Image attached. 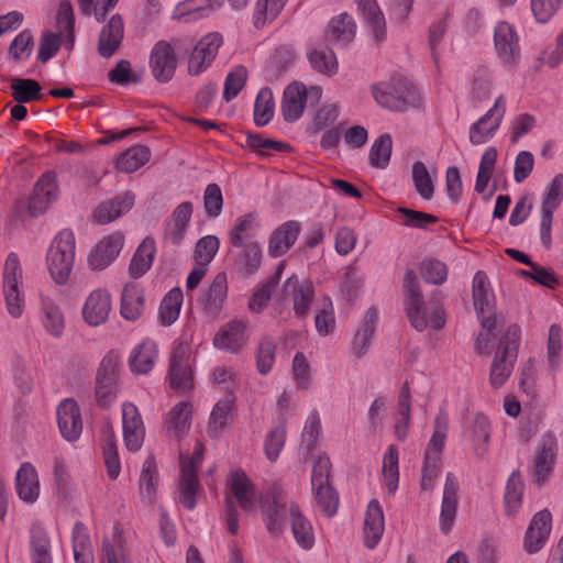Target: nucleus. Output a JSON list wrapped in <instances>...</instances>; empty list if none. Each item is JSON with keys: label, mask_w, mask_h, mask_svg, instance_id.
Returning <instances> with one entry per match:
<instances>
[{"label": "nucleus", "mask_w": 563, "mask_h": 563, "mask_svg": "<svg viewBox=\"0 0 563 563\" xmlns=\"http://www.w3.org/2000/svg\"><path fill=\"white\" fill-rule=\"evenodd\" d=\"M355 31L356 25L353 18L342 13L330 21L327 34L331 42L344 45L354 38Z\"/></svg>", "instance_id": "obj_47"}, {"label": "nucleus", "mask_w": 563, "mask_h": 563, "mask_svg": "<svg viewBox=\"0 0 563 563\" xmlns=\"http://www.w3.org/2000/svg\"><path fill=\"white\" fill-rule=\"evenodd\" d=\"M300 232V224L297 221H287L276 228L268 240V254L272 257H279L286 254L295 244Z\"/></svg>", "instance_id": "obj_30"}, {"label": "nucleus", "mask_w": 563, "mask_h": 563, "mask_svg": "<svg viewBox=\"0 0 563 563\" xmlns=\"http://www.w3.org/2000/svg\"><path fill=\"white\" fill-rule=\"evenodd\" d=\"M125 558L123 532L114 527L111 540L103 541L101 563H124Z\"/></svg>", "instance_id": "obj_55"}, {"label": "nucleus", "mask_w": 563, "mask_h": 563, "mask_svg": "<svg viewBox=\"0 0 563 563\" xmlns=\"http://www.w3.org/2000/svg\"><path fill=\"white\" fill-rule=\"evenodd\" d=\"M464 435L478 459L487 455L490 439V422L487 417L478 413L471 419L465 426Z\"/></svg>", "instance_id": "obj_27"}, {"label": "nucleus", "mask_w": 563, "mask_h": 563, "mask_svg": "<svg viewBox=\"0 0 563 563\" xmlns=\"http://www.w3.org/2000/svg\"><path fill=\"white\" fill-rule=\"evenodd\" d=\"M405 306L411 325L417 331H423L429 322L435 330L443 328L445 317L443 309L431 308L430 318L427 316V307L419 288V282L413 271H408L404 277Z\"/></svg>", "instance_id": "obj_2"}, {"label": "nucleus", "mask_w": 563, "mask_h": 563, "mask_svg": "<svg viewBox=\"0 0 563 563\" xmlns=\"http://www.w3.org/2000/svg\"><path fill=\"white\" fill-rule=\"evenodd\" d=\"M520 336V327L511 324L500 339L489 369V384L493 388L498 389L504 386L512 373L518 355Z\"/></svg>", "instance_id": "obj_3"}, {"label": "nucleus", "mask_w": 563, "mask_h": 563, "mask_svg": "<svg viewBox=\"0 0 563 563\" xmlns=\"http://www.w3.org/2000/svg\"><path fill=\"white\" fill-rule=\"evenodd\" d=\"M384 529L385 520L383 508L378 500L372 499L367 505L363 526L365 547L375 549L383 537Z\"/></svg>", "instance_id": "obj_29"}, {"label": "nucleus", "mask_w": 563, "mask_h": 563, "mask_svg": "<svg viewBox=\"0 0 563 563\" xmlns=\"http://www.w3.org/2000/svg\"><path fill=\"white\" fill-rule=\"evenodd\" d=\"M373 38L383 42L386 38V23L383 12L375 0H356Z\"/></svg>", "instance_id": "obj_39"}, {"label": "nucleus", "mask_w": 563, "mask_h": 563, "mask_svg": "<svg viewBox=\"0 0 563 563\" xmlns=\"http://www.w3.org/2000/svg\"><path fill=\"white\" fill-rule=\"evenodd\" d=\"M133 205L134 196L125 192L100 203L93 212V218L99 224H108L126 213Z\"/></svg>", "instance_id": "obj_33"}, {"label": "nucleus", "mask_w": 563, "mask_h": 563, "mask_svg": "<svg viewBox=\"0 0 563 563\" xmlns=\"http://www.w3.org/2000/svg\"><path fill=\"white\" fill-rule=\"evenodd\" d=\"M143 311V296L136 285H126L121 296V316L125 320L135 321Z\"/></svg>", "instance_id": "obj_49"}, {"label": "nucleus", "mask_w": 563, "mask_h": 563, "mask_svg": "<svg viewBox=\"0 0 563 563\" xmlns=\"http://www.w3.org/2000/svg\"><path fill=\"white\" fill-rule=\"evenodd\" d=\"M260 228V221L255 213L239 217L229 232V242L234 247H242L255 238Z\"/></svg>", "instance_id": "obj_35"}, {"label": "nucleus", "mask_w": 563, "mask_h": 563, "mask_svg": "<svg viewBox=\"0 0 563 563\" xmlns=\"http://www.w3.org/2000/svg\"><path fill=\"white\" fill-rule=\"evenodd\" d=\"M183 299V291L178 287L170 289L165 295L158 310V319L162 324L170 325L178 319Z\"/></svg>", "instance_id": "obj_51"}, {"label": "nucleus", "mask_w": 563, "mask_h": 563, "mask_svg": "<svg viewBox=\"0 0 563 563\" xmlns=\"http://www.w3.org/2000/svg\"><path fill=\"white\" fill-rule=\"evenodd\" d=\"M382 485L389 495H394L399 486V453L393 444L386 449L383 456Z\"/></svg>", "instance_id": "obj_40"}, {"label": "nucleus", "mask_w": 563, "mask_h": 563, "mask_svg": "<svg viewBox=\"0 0 563 563\" xmlns=\"http://www.w3.org/2000/svg\"><path fill=\"white\" fill-rule=\"evenodd\" d=\"M228 290L229 285L227 274H217L202 298L203 309L208 314L212 317L220 314L228 297Z\"/></svg>", "instance_id": "obj_34"}, {"label": "nucleus", "mask_w": 563, "mask_h": 563, "mask_svg": "<svg viewBox=\"0 0 563 563\" xmlns=\"http://www.w3.org/2000/svg\"><path fill=\"white\" fill-rule=\"evenodd\" d=\"M227 486L229 496L234 497L243 510L247 512L255 511L257 501L255 488L252 481L243 471L235 470L231 472L227 481Z\"/></svg>", "instance_id": "obj_22"}, {"label": "nucleus", "mask_w": 563, "mask_h": 563, "mask_svg": "<svg viewBox=\"0 0 563 563\" xmlns=\"http://www.w3.org/2000/svg\"><path fill=\"white\" fill-rule=\"evenodd\" d=\"M449 430V417L440 411L434 418L433 432L424 452V459L441 461V454L445 444Z\"/></svg>", "instance_id": "obj_43"}, {"label": "nucleus", "mask_w": 563, "mask_h": 563, "mask_svg": "<svg viewBox=\"0 0 563 563\" xmlns=\"http://www.w3.org/2000/svg\"><path fill=\"white\" fill-rule=\"evenodd\" d=\"M552 529V516L548 509L534 514L523 537V550L529 554L538 553L549 540Z\"/></svg>", "instance_id": "obj_14"}, {"label": "nucleus", "mask_w": 563, "mask_h": 563, "mask_svg": "<svg viewBox=\"0 0 563 563\" xmlns=\"http://www.w3.org/2000/svg\"><path fill=\"white\" fill-rule=\"evenodd\" d=\"M411 400L407 384L401 388L395 415L394 433L398 441H405L410 428Z\"/></svg>", "instance_id": "obj_45"}, {"label": "nucleus", "mask_w": 563, "mask_h": 563, "mask_svg": "<svg viewBox=\"0 0 563 563\" xmlns=\"http://www.w3.org/2000/svg\"><path fill=\"white\" fill-rule=\"evenodd\" d=\"M238 256L235 264L245 275L254 274L262 263V249L258 243H247Z\"/></svg>", "instance_id": "obj_61"}, {"label": "nucleus", "mask_w": 563, "mask_h": 563, "mask_svg": "<svg viewBox=\"0 0 563 563\" xmlns=\"http://www.w3.org/2000/svg\"><path fill=\"white\" fill-rule=\"evenodd\" d=\"M556 442L551 435L543 438L540 448L538 449L534 460L533 470L534 476L539 484L543 483L554 464Z\"/></svg>", "instance_id": "obj_38"}, {"label": "nucleus", "mask_w": 563, "mask_h": 563, "mask_svg": "<svg viewBox=\"0 0 563 563\" xmlns=\"http://www.w3.org/2000/svg\"><path fill=\"white\" fill-rule=\"evenodd\" d=\"M563 195V175H556L551 181L548 194L545 195L541 205V220H540V239L545 247L551 245V229L553 212L560 206L561 197Z\"/></svg>", "instance_id": "obj_12"}, {"label": "nucleus", "mask_w": 563, "mask_h": 563, "mask_svg": "<svg viewBox=\"0 0 563 563\" xmlns=\"http://www.w3.org/2000/svg\"><path fill=\"white\" fill-rule=\"evenodd\" d=\"M112 311V298L104 288L93 289L86 297L81 307V317L89 327H100L104 324Z\"/></svg>", "instance_id": "obj_11"}, {"label": "nucleus", "mask_w": 563, "mask_h": 563, "mask_svg": "<svg viewBox=\"0 0 563 563\" xmlns=\"http://www.w3.org/2000/svg\"><path fill=\"white\" fill-rule=\"evenodd\" d=\"M168 378L175 390L186 391L192 388L190 340L180 336L174 344L169 357Z\"/></svg>", "instance_id": "obj_5"}, {"label": "nucleus", "mask_w": 563, "mask_h": 563, "mask_svg": "<svg viewBox=\"0 0 563 563\" xmlns=\"http://www.w3.org/2000/svg\"><path fill=\"white\" fill-rule=\"evenodd\" d=\"M151 152L146 146L135 145L121 153L115 167L124 173H133L150 161Z\"/></svg>", "instance_id": "obj_50"}, {"label": "nucleus", "mask_w": 563, "mask_h": 563, "mask_svg": "<svg viewBox=\"0 0 563 563\" xmlns=\"http://www.w3.org/2000/svg\"><path fill=\"white\" fill-rule=\"evenodd\" d=\"M168 433L180 438L185 435L191 424V406L187 401L176 404L165 420Z\"/></svg>", "instance_id": "obj_44"}, {"label": "nucleus", "mask_w": 563, "mask_h": 563, "mask_svg": "<svg viewBox=\"0 0 563 563\" xmlns=\"http://www.w3.org/2000/svg\"><path fill=\"white\" fill-rule=\"evenodd\" d=\"M122 429L125 448L131 452L141 449L145 430L137 407L132 402L122 405Z\"/></svg>", "instance_id": "obj_16"}, {"label": "nucleus", "mask_w": 563, "mask_h": 563, "mask_svg": "<svg viewBox=\"0 0 563 563\" xmlns=\"http://www.w3.org/2000/svg\"><path fill=\"white\" fill-rule=\"evenodd\" d=\"M124 245V235L117 231L102 238L88 255V265L93 271H102L119 256Z\"/></svg>", "instance_id": "obj_13"}, {"label": "nucleus", "mask_w": 563, "mask_h": 563, "mask_svg": "<svg viewBox=\"0 0 563 563\" xmlns=\"http://www.w3.org/2000/svg\"><path fill=\"white\" fill-rule=\"evenodd\" d=\"M286 418H279L267 431L264 440V453L271 462H275L283 451L286 442Z\"/></svg>", "instance_id": "obj_46"}, {"label": "nucleus", "mask_w": 563, "mask_h": 563, "mask_svg": "<svg viewBox=\"0 0 563 563\" xmlns=\"http://www.w3.org/2000/svg\"><path fill=\"white\" fill-rule=\"evenodd\" d=\"M119 356L107 353L100 362L96 375L95 397L98 406H111L118 396Z\"/></svg>", "instance_id": "obj_6"}, {"label": "nucleus", "mask_w": 563, "mask_h": 563, "mask_svg": "<svg viewBox=\"0 0 563 563\" xmlns=\"http://www.w3.org/2000/svg\"><path fill=\"white\" fill-rule=\"evenodd\" d=\"M11 95L19 103H26L41 97V86L33 79H13Z\"/></svg>", "instance_id": "obj_63"}, {"label": "nucleus", "mask_w": 563, "mask_h": 563, "mask_svg": "<svg viewBox=\"0 0 563 563\" xmlns=\"http://www.w3.org/2000/svg\"><path fill=\"white\" fill-rule=\"evenodd\" d=\"M522 493V481L518 474L512 473L507 481L504 495L505 512L508 517H515L521 508Z\"/></svg>", "instance_id": "obj_54"}, {"label": "nucleus", "mask_w": 563, "mask_h": 563, "mask_svg": "<svg viewBox=\"0 0 563 563\" xmlns=\"http://www.w3.org/2000/svg\"><path fill=\"white\" fill-rule=\"evenodd\" d=\"M497 155V150L493 146H489L484 151L481 157L475 181V190L478 194H483L487 189L488 183L494 173Z\"/></svg>", "instance_id": "obj_60"}, {"label": "nucleus", "mask_w": 563, "mask_h": 563, "mask_svg": "<svg viewBox=\"0 0 563 563\" xmlns=\"http://www.w3.org/2000/svg\"><path fill=\"white\" fill-rule=\"evenodd\" d=\"M261 508L268 531H280L284 522L289 520L297 544L303 550H310L313 547L312 525L279 486L274 485L267 489L261 498Z\"/></svg>", "instance_id": "obj_1"}, {"label": "nucleus", "mask_w": 563, "mask_h": 563, "mask_svg": "<svg viewBox=\"0 0 563 563\" xmlns=\"http://www.w3.org/2000/svg\"><path fill=\"white\" fill-rule=\"evenodd\" d=\"M495 48L498 57L507 64H515L520 56L519 38L514 25L497 23L494 32Z\"/></svg>", "instance_id": "obj_20"}, {"label": "nucleus", "mask_w": 563, "mask_h": 563, "mask_svg": "<svg viewBox=\"0 0 563 563\" xmlns=\"http://www.w3.org/2000/svg\"><path fill=\"white\" fill-rule=\"evenodd\" d=\"M308 92L313 93L319 99L322 89L318 86H311L308 90L306 85L300 81H292L285 88L280 106L285 121L295 122L302 115Z\"/></svg>", "instance_id": "obj_10"}, {"label": "nucleus", "mask_w": 563, "mask_h": 563, "mask_svg": "<svg viewBox=\"0 0 563 563\" xmlns=\"http://www.w3.org/2000/svg\"><path fill=\"white\" fill-rule=\"evenodd\" d=\"M58 195V186L54 174H44L35 184L30 198L29 208L36 216L45 212Z\"/></svg>", "instance_id": "obj_26"}, {"label": "nucleus", "mask_w": 563, "mask_h": 563, "mask_svg": "<svg viewBox=\"0 0 563 563\" xmlns=\"http://www.w3.org/2000/svg\"><path fill=\"white\" fill-rule=\"evenodd\" d=\"M157 360V343L153 339L145 338L131 350L128 364L132 373L145 375L154 368Z\"/></svg>", "instance_id": "obj_25"}, {"label": "nucleus", "mask_w": 563, "mask_h": 563, "mask_svg": "<svg viewBox=\"0 0 563 563\" xmlns=\"http://www.w3.org/2000/svg\"><path fill=\"white\" fill-rule=\"evenodd\" d=\"M15 490L19 498L26 504H34L41 492L36 468L30 462L20 465L15 474Z\"/></svg>", "instance_id": "obj_28"}, {"label": "nucleus", "mask_w": 563, "mask_h": 563, "mask_svg": "<svg viewBox=\"0 0 563 563\" xmlns=\"http://www.w3.org/2000/svg\"><path fill=\"white\" fill-rule=\"evenodd\" d=\"M76 241L70 230L60 231L52 241L46 264L53 280L64 285L69 278L75 262Z\"/></svg>", "instance_id": "obj_4"}, {"label": "nucleus", "mask_w": 563, "mask_h": 563, "mask_svg": "<svg viewBox=\"0 0 563 563\" xmlns=\"http://www.w3.org/2000/svg\"><path fill=\"white\" fill-rule=\"evenodd\" d=\"M139 485L142 498L146 503H152L158 487L157 466L152 455H148L142 465Z\"/></svg>", "instance_id": "obj_48"}, {"label": "nucleus", "mask_w": 563, "mask_h": 563, "mask_svg": "<svg viewBox=\"0 0 563 563\" xmlns=\"http://www.w3.org/2000/svg\"><path fill=\"white\" fill-rule=\"evenodd\" d=\"M391 148V136L387 133L379 135L371 146L368 154L369 165L374 168H386L390 161Z\"/></svg>", "instance_id": "obj_57"}, {"label": "nucleus", "mask_w": 563, "mask_h": 563, "mask_svg": "<svg viewBox=\"0 0 563 563\" xmlns=\"http://www.w3.org/2000/svg\"><path fill=\"white\" fill-rule=\"evenodd\" d=\"M150 67L154 78L159 82L172 79L177 67V58L168 42L161 41L154 45L150 56Z\"/></svg>", "instance_id": "obj_17"}, {"label": "nucleus", "mask_w": 563, "mask_h": 563, "mask_svg": "<svg viewBox=\"0 0 563 563\" xmlns=\"http://www.w3.org/2000/svg\"><path fill=\"white\" fill-rule=\"evenodd\" d=\"M156 253L153 238H145L137 246L129 265V274L133 278L143 276L152 266Z\"/></svg>", "instance_id": "obj_41"}, {"label": "nucleus", "mask_w": 563, "mask_h": 563, "mask_svg": "<svg viewBox=\"0 0 563 563\" xmlns=\"http://www.w3.org/2000/svg\"><path fill=\"white\" fill-rule=\"evenodd\" d=\"M378 319L377 310L374 308H369L358 327L353 342H352V351L356 357H361L366 354L368 347L371 345V339L373 336L376 323Z\"/></svg>", "instance_id": "obj_42"}, {"label": "nucleus", "mask_w": 563, "mask_h": 563, "mask_svg": "<svg viewBox=\"0 0 563 563\" xmlns=\"http://www.w3.org/2000/svg\"><path fill=\"white\" fill-rule=\"evenodd\" d=\"M274 97L273 91L264 87L262 88L254 102V122L257 126L266 125L274 115Z\"/></svg>", "instance_id": "obj_58"}, {"label": "nucleus", "mask_w": 563, "mask_h": 563, "mask_svg": "<svg viewBox=\"0 0 563 563\" xmlns=\"http://www.w3.org/2000/svg\"><path fill=\"white\" fill-rule=\"evenodd\" d=\"M194 206L189 201L177 205L165 222L164 236L175 245H179L191 222Z\"/></svg>", "instance_id": "obj_23"}, {"label": "nucleus", "mask_w": 563, "mask_h": 563, "mask_svg": "<svg viewBox=\"0 0 563 563\" xmlns=\"http://www.w3.org/2000/svg\"><path fill=\"white\" fill-rule=\"evenodd\" d=\"M296 52L290 45L278 47L269 59L266 71L271 79H277L295 62Z\"/></svg>", "instance_id": "obj_56"}, {"label": "nucleus", "mask_w": 563, "mask_h": 563, "mask_svg": "<svg viewBox=\"0 0 563 563\" xmlns=\"http://www.w3.org/2000/svg\"><path fill=\"white\" fill-rule=\"evenodd\" d=\"M287 0H257L253 13L254 25L262 27L273 22L282 12Z\"/></svg>", "instance_id": "obj_59"}, {"label": "nucleus", "mask_w": 563, "mask_h": 563, "mask_svg": "<svg viewBox=\"0 0 563 563\" xmlns=\"http://www.w3.org/2000/svg\"><path fill=\"white\" fill-rule=\"evenodd\" d=\"M246 325L243 320H233L224 324L213 338L214 347L238 353L246 344Z\"/></svg>", "instance_id": "obj_24"}, {"label": "nucleus", "mask_w": 563, "mask_h": 563, "mask_svg": "<svg viewBox=\"0 0 563 563\" xmlns=\"http://www.w3.org/2000/svg\"><path fill=\"white\" fill-rule=\"evenodd\" d=\"M457 490L459 483L456 477L452 473H448L439 517V528L443 534H449L454 526L459 504Z\"/></svg>", "instance_id": "obj_21"}, {"label": "nucleus", "mask_w": 563, "mask_h": 563, "mask_svg": "<svg viewBox=\"0 0 563 563\" xmlns=\"http://www.w3.org/2000/svg\"><path fill=\"white\" fill-rule=\"evenodd\" d=\"M235 402L233 393H228L214 405L208 426V433L218 437L230 423L232 419V409Z\"/></svg>", "instance_id": "obj_37"}, {"label": "nucleus", "mask_w": 563, "mask_h": 563, "mask_svg": "<svg viewBox=\"0 0 563 563\" xmlns=\"http://www.w3.org/2000/svg\"><path fill=\"white\" fill-rule=\"evenodd\" d=\"M284 298L292 302L296 317L305 318L310 310L314 289L310 282H300L296 275L287 278L283 285Z\"/></svg>", "instance_id": "obj_15"}, {"label": "nucleus", "mask_w": 563, "mask_h": 563, "mask_svg": "<svg viewBox=\"0 0 563 563\" xmlns=\"http://www.w3.org/2000/svg\"><path fill=\"white\" fill-rule=\"evenodd\" d=\"M124 35V23L120 14H113L101 29L98 52L101 56L111 57L119 48Z\"/></svg>", "instance_id": "obj_32"}, {"label": "nucleus", "mask_w": 563, "mask_h": 563, "mask_svg": "<svg viewBox=\"0 0 563 563\" xmlns=\"http://www.w3.org/2000/svg\"><path fill=\"white\" fill-rule=\"evenodd\" d=\"M372 95L380 107L391 111H406L409 107L419 104L417 91L405 82L375 84L372 87Z\"/></svg>", "instance_id": "obj_7"}, {"label": "nucleus", "mask_w": 563, "mask_h": 563, "mask_svg": "<svg viewBox=\"0 0 563 563\" xmlns=\"http://www.w3.org/2000/svg\"><path fill=\"white\" fill-rule=\"evenodd\" d=\"M179 501L188 510L196 507V497L199 494L201 486L199 484L197 473L191 464L186 463L180 470L179 481Z\"/></svg>", "instance_id": "obj_36"}, {"label": "nucleus", "mask_w": 563, "mask_h": 563, "mask_svg": "<svg viewBox=\"0 0 563 563\" xmlns=\"http://www.w3.org/2000/svg\"><path fill=\"white\" fill-rule=\"evenodd\" d=\"M506 97L498 96L493 107L470 126L468 139L472 144H484L496 134L506 113Z\"/></svg>", "instance_id": "obj_8"}, {"label": "nucleus", "mask_w": 563, "mask_h": 563, "mask_svg": "<svg viewBox=\"0 0 563 563\" xmlns=\"http://www.w3.org/2000/svg\"><path fill=\"white\" fill-rule=\"evenodd\" d=\"M56 21L60 34L65 37L67 46L71 48L74 45V12L73 5L69 1L64 0L59 3Z\"/></svg>", "instance_id": "obj_64"}, {"label": "nucleus", "mask_w": 563, "mask_h": 563, "mask_svg": "<svg viewBox=\"0 0 563 563\" xmlns=\"http://www.w3.org/2000/svg\"><path fill=\"white\" fill-rule=\"evenodd\" d=\"M493 292L486 274L482 271L475 273L473 277V301L476 310L483 311L492 305Z\"/></svg>", "instance_id": "obj_62"}, {"label": "nucleus", "mask_w": 563, "mask_h": 563, "mask_svg": "<svg viewBox=\"0 0 563 563\" xmlns=\"http://www.w3.org/2000/svg\"><path fill=\"white\" fill-rule=\"evenodd\" d=\"M307 56L314 70L328 76L336 74L339 65L332 49L328 47L311 48Z\"/></svg>", "instance_id": "obj_53"}, {"label": "nucleus", "mask_w": 563, "mask_h": 563, "mask_svg": "<svg viewBox=\"0 0 563 563\" xmlns=\"http://www.w3.org/2000/svg\"><path fill=\"white\" fill-rule=\"evenodd\" d=\"M222 5L221 0H184L179 1L170 19L179 23H192L210 16Z\"/></svg>", "instance_id": "obj_18"}, {"label": "nucleus", "mask_w": 563, "mask_h": 563, "mask_svg": "<svg viewBox=\"0 0 563 563\" xmlns=\"http://www.w3.org/2000/svg\"><path fill=\"white\" fill-rule=\"evenodd\" d=\"M56 415L62 437L69 442L78 440L82 432V419L77 402L70 398L64 399L57 406Z\"/></svg>", "instance_id": "obj_19"}, {"label": "nucleus", "mask_w": 563, "mask_h": 563, "mask_svg": "<svg viewBox=\"0 0 563 563\" xmlns=\"http://www.w3.org/2000/svg\"><path fill=\"white\" fill-rule=\"evenodd\" d=\"M411 178L417 194L423 200H430L434 194V175L427 168L423 162L412 164Z\"/></svg>", "instance_id": "obj_52"}, {"label": "nucleus", "mask_w": 563, "mask_h": 563, "mask_svg": "<svg viewBox=\"0 0 563 563\" xmlns=\"http://www.w3.org/2000/svg\"><path fill=\"white\" fill-rule=\"evenodd\" d=\"M222 44L223 37L218 32L203 35L189 55L188 73L192 76H198L206 71L213 63Z\"/></svg>", "instance_id": "obj_9"}, {"label": "nucleus", "mask_w": 563, "mask_h": 563, "mask_svg": "<svg viewBox=\"0 0 563 563\" xmlns=\"http://www.w3.org/2000/svg\"><path fill=\"white\" fill-rule=\"evenodd\" d=\"M41 324L53 338H60L65 331V316L59 305L48 296L41 295Z\"/></svg>", "instance_id": "obj_31"}]
</instances>
